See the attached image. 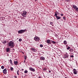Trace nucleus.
Instances as JSON below:
<instances>
[{"mask_svg": "<svg viewBox=\"0 0 78 78\" xmlns=\"http://www.w3.org/2000/svg\"><path fill=\"white\" fill-rule=\"evenodd\" d=\"M8 45L11 48H13L14 47V42L11 41L9 42Z\"/></svg>", "mask_w": 78, "mask_h": 78, "instance_id": "nucleus-1", "label": "nucleus"}, {"mask_svg": "<svg viewBox=\"0 0 78 78\" xmlns=\"http://www.w3.org/2000/svg\"><path fill=\"white\" fill-rule=\"evenodd\" d=\"M26 31V29L25 30H21L18 31V33L19 34H21L22 33H24V32H25Z\"/></svg>", "mask_w": 78, "mask_h": 78, "instance_id": "nucleus-2", "label": "nucleus"}, {"mask_svg": "<svg viewBox=\"0 0 78 78\" xmlns=\"http://www.w3.org/2000/svg\"><path fill=\"white\" fill-rule=\"evenodd\" d=\"M23 13L22 14V16L23 17H25V15H27V12L25 11H23Z\"/></svg>", "mask_w": 78, "mask_h": 78, "instance_id": "nucleus-3", "label": "nucleus"}, {"mask_svg": "<svg viewBox=\"0 0 78 78\" xmlns=\"http://www.w3.org/2000/svg\"><path fill=\"white\" fill-rule=\"evenodd\" d=\"M34 39L35 41H37V42H38V41H39V38L38 37H34Z\"/></svg>", "mask_w": 78, "mask_h": 78, "instance_id": "nucleus-4", "label": "nucleus"}, {"mask_svg": "<svg viewBox=\"0 0 78 78\" xmlns=\"http://www.w3.org/2000/svg\"><path fill=\"white\" fill-rule=\"evenodd\" d=\"M29 70H30V71H32V72H35V69L32 68V67H30L29 68Z\"/></svg>", "mask_w": 78, "mask_h": 78, "instance_id": "nucleus-5", "label": "nucleus"}, {"mask_svg": "<svg viewBox=\"0 0 78 78\" xmlns=\"http://www.w3.org/2000/svg\"><path fill=\"white\" fill-rule=\"evenodd\" d=\"M73 73L75 74V75H76V74H77V72H78L76 71V69H73Z\"/></svg>", "mask_w": 78, "mask_h": 78, "instance_id": "nucleus-6", "label": "nucleus"}, {"mask_svg": "<svg viewBox=\"0 0 78 78\" xmlns=\"http://www.w3.org/2000/svg\"><path fill=\"white\" fill-rule=\"evenodd\" d=\"M7 72V70L6 69H4L3 71V72L4 74H6Z\"/></svg>", "mask_w": 78, "mask_h": 78, "instance_id": "nucleus-7", "label": "nucleus"}, {"mask_svg": "<svg viewBox=\"0 0 78 78\" xmlns=\"http://www.w3.org/2000/svg\"><path fill=\"white\" fill-rule=\"evenodd\" d=\"M31 50H32V51H33L34 52H35L36 51V49L33 48H30Z\"/></svg>", "mask_w": 78, "mask_h": 78, "instance_id": "nucleus-8", "label": "nucleus"}, {"mask_svg": "<svg viewBox=\"0 0 78 78\" xmlns=\"http://www.w3.org/2000/svg\"><path fill=\"white\" fill-rule=\"evenodd\" d=\"M40 59L41 60H44L45 59V58L44 57H40Z\"/></svg>", "mask_w": 78, "mask_h": 78, "instance_id": "nucleus-9", "label": "nucleus"}, {"mask_svg": "<svg viewBox=\"0 0 78 78\" xmlns=\"http://www.w3.org/2000/svg\"><path fill=\"white\" fill-rule=\"evenodd\" d=\"M73 6L74 9H76L77 8V7L75 5H73Z\"/></svg>", "mask_w": 78, "mask_h": 78, "instance_id": "nucleus-10", "label": "nucleus"}, {"mask_svg": "<svg viewBox=\"0 0 78 78\" xmlns=\"http://www.w3.org/2000/svg\"><path fill=\"white\" fill-rule=\"evenodd\" d=\"M46 41L48 44H50V40H48Z\"/></svg>", "mask_w": 78, "mask_h": 78, "instance_id": "nucleus-11", "label": "nucleus"}, {"mask_svg": "<svg viewBox=\"0 0 78 78\" xmlns=\"http://www.w3.org/2000/svg\"><path fill=\"white\" fill-rule=\"evenodd\" d=\"M17 63H18V62H17V61H15L14 62V64L16 66H17Z\"/></svg>", "mask_w": 78, "mask_h": 78, "instance_id": "nucleus-12", "label": "nucleus"}, {"mask_svg": "<svg viewBox=\"0 0 78 78\" xmlns=\"http://www.w3.org/2000/svg\"><path fill=\"white\" fill-rule=\"evenodd\" d=\"M56 17L57 20H58V19H61V17L59 16H57Z\"/></svg>", "mask_w": 78, "mask_h": 78, "instance_id": "nucleus-13", "label": "nucleus"}, {"mask_svg": "<svg viewBox=\"0 0 78 78\" xmlns=\"http://www.w3.org/2000/svg\"><path fill=\"white\" fill-rule=\"evenodd\" d=\"M58 12L57 11L55 12V16H56V17L57 16V15H58Z\"/></svg>", "mask_w": 78, "mask_h": 78, "instance_id": "nucleus-14", "label": "nucleus"}, {"mask_svg": "<svg viewBox=\"0 0 78 78\" xmlns=\"http://www.w3.org/2000/svg\"><path fill=\"white\" fill-rule=\"evenodd\" d=\"M65 58H67L69 57V56L68 55H65Z\"/></svg>", "mask_w": 78, "mask_h": 78, "instance_id": "nucleus-15", "label": "nucleus"}, {"mask_svg": "<svg viewBox=\"0 0 78 78\" xmlns=\"http://www.w3.org/2000/svg\"><path fill=\"white\" fill-rule=\"evenodd\" d=\"M9 50H10V48H7L6 50H7V52H9Z\"/></svg>", "mask_w": 78, "mask_h": 78, "instance_id": "nucleus-16", "label": "nucleus"}, {"mask_svg": "<svg viewBox=\"0 0 78 78\" xmlns=\"http://www.w3.org/2000/svg\"><path fill=\"white\" fill-rule=\"evenodd\" d=\"M10 63L11 64V65H12H12H13V64H12V60H11V59H10Z\"/></svg>", "mask_w": 78, "mask_h": 78, "instance_id": "nucleus-17", "label": "nucleus"}, {"mask_svg": "<svg viewBox=\"0 0 78 78\" xmlns=\"http://www.w3.org/2000/svg\"><path fill=\"white\" fill-rule=\"evenodd\" d=\"M63 43L64 44H67V42L66 41H64Z\"/></svg>", "mask_w": 78, "mask_h": 78, "instance_id": "nucleus-18", "label": "nucleus"}, {"mask_svg": "<svg viewBox=\"0 0 78 78\" xmlns=\"http://www.w3.org/2000/svg\"><path fill=\"white\" fill-rule=\"evenodd\" d=\"M52 44H56V42L55 41H52Z\"/></svg>", "mask_w": 78, "mask_h": 78, "instance_id": "nucleus-19", "label": "nucleus"}, {"mask_svg": "<svg viewBox=\"0 0 78 78\" xmlns=\"http://www.w3.org/2000/svg\"><path fill=\"white\" fill-rule=\"evenodd\" d=\"M3 44H6V41H5L2 42Z\"/></svg>", "mask_w": 78, "mask_h": 78, "instance_id": "nucleus-20", "label": "nucleus"}, {"mask_svg": "<svg viewBox=\"0 0 78 78\" xmlns=\"http://www.w3.org/2000/svg\"><path fill=\"white\" fill-rule=\"evenodd\" d=\"M24 73H28V71L25 70L24 71Z\"/></svg>", "mask_w": 78, "mask_h": 78, "instance_id": "nucleus-21", "label": "nucleus"}, {"mask_svg": "<svg viewBox=\"0 0 78 78\" xmlns=\"http://www.w3.org/2000/svg\"><path fill=\"white\" fill-rule=\"evenodd\" d=\"M10 70H12H12H13V68L12 67H11Z\"/></svg>", "mask_w": 78, "mask_h": 78, "instance_id": "nucleus-22", "label": "nucleus"}, {"mask_svg": "<svg viewBox=\"0 0 78 78\" xmlns=\"http://www.w3.org/2000/svg\"><path fill=\"white\" fill-rule=\"evenodd\" d=\"M4 67L3 66H1V69H4Z\"/></svg>", "mask_w": 78, "mask_h": 78, "instance_id": "nucleus-23", "label": "nucleus"}, {"mask_svg": "<svg viewBox=\"0 0 78 78\" xmlns=\"http://www.w3.org/2000/svg\"><path fill=\"white\" fill-rule=\"evenodd\" d=\"M70 48V47H68V48H67V50H69Z\"/></svg>", "mask_w": 78, "mask_h": 78, "instance_id": "nucleus-24", "label": "nucleus"}, {"mask_svg": "<svg viewBox=\"0 0 78 78\" xmlns=\"http://www.w3.org/2000/svg\"><path fill=\"white\" fill-rule=\"evenodd\" d=\"M19 41H20V42H21V41H22V39L21 38L19 39Z\"/></svg>", "mask_w": 78, "mask_h": 78, "instance_id": "nucleus-25", "label": "nucleus"}, {"mask_svg": "<svg viewBox=\"0 0 78 78\" xmlns=\"http://www.w3.org/2000/svg\"><path fill=\"white\" fill-rule=\"evenodd\" d=\"M76 11H77V12H78V8H77L76 9Z\"/></svg>", "mask_w": 78, "mask_h": 78, "instance_id": "nucleus-26", "label": "nucleus"}, {"mask_svg": "<svg viewBox=\"0 0 78 78\" xmlns=\"http://www.w3.org/2000/svg\"><path fill=\"white\" fill-rule=\"evenodd\" d=\"M40 46L41 47H43V45H42V44H40Z\"/></svg>", "mask_w": 78, "mask_h": 78, "instance_id": "nucleus-27", "label": "nucleus"}, {"mask_svg": "<svg viewBox=\"0 0 78 78\" xmlns=\"http://www.w3.org/2000/svg\"><path fill=\"white\" fill-rule=\"evenodd\" d=\"M50 25H52L53 24V22H50Z\"/></svg>", "mask_w": 78, "mask_h": 78, "instance_id": "nucleus-28", "label": "nucleus"}, {"mask_svg": "<svg viewBox=\"0 0 78 78\" xmlns=\"http://www.w3.org/2000/svg\"><path fill=\"white\" fill-rule=\"evenodd\" d=\"M71 58H74V56H73V55H72L71 56H70Z\"/></svg>", "mask_w": 78, "mask_h": 78, "instance_id": "nucleus-29", "label": "nucleus"}, {"mask_svg": "<svg viewBox=\"0 0 78 78\" xmlns=\"http://www.w3.org/2000/svg\"><path fill=\"white\" fill-rule=\"evenodd\" d=\"M63 19L64 20H66V17H63Z\"/></svg>", "mask_w": 78, "mask_h": 78, "instance_id": "nucleus-30", "label": "nucleus"}, {"mask_svg": "<svg viewBox=\"0 0 78 78\" xmlns=\"http://www.w3.org/2000/svg\"><path fill=\"white\" fill-rule=\"evenodd\" d=\"M63 15L62 13L60 14V16H63Z\"/></svg>", "mask_w": 78, "mask_h": 78, "instance_id": "nucleus-31", "label": "nucleus"}, {"mask_svg": "<svg viewBox=\"0 0 78 78\" xmlns=\"http://www.w3.org/2000/svg\"><path fill=\"white\" fill-rule=\"evenodd\" d=\"M17 74L18 75H19V72H17Z\"/></svg>", "mask_w": 78, "mask_h": 78, "instance_id": "nucleus-32", "label": "nucleus"}, {"mask_svg": "<svg viewBox=\"0 0 78 78\" xmlns=\"http://www.w3.org/2000/svg\"><path fill=\"white\" fill-rule=\"evenodd\" d=\"M66 2H69V0H66Z\"/></svg>", "mask_w": 78, "mask_h": 78, "instance_id": "nucleus-33", "label": "nucleus"}, {"mask_svg": "<svg viewBox=\"0 0 78 78\" xmlns=\"http://www.w3.org/2000/svg\"><path fill=\"white\" fill-rule=\"evenodd\" d=\"M44 70H46V68H44Z\"/></svg>", "mask_w": 78, "mask_h": 78, "instance_id": "nucleus-34", "label": "nucleus"}, {"mask_svg": "<svg viewBox=\"0 0 78 78\" xmlns=\"http://www.w3.org/2000/svg\"><path fill=\"white\" fill-rule=\"evenodd\" d=\"M19 72V70H18L17 71V72Z\"/></svg>", "mask_w": 78, "mask_h": 78, "instance_id": "nucleus-35", "label": "nucleus"}, {"mask_svg": "<svg viewBox=\"0 0 78 78\" xmlns=\"http://www.w3.org/2000/svg\"><path fill=\"white\" fill-rule=\"evenodd\" d=\"M27 59V58L25 57V59Z\"/></svg>", "mask_w": 78, "mask_h": 78, "instance_id": "nucleus-36", "label": "nucleus"}, {"mask_svg": "<svg viewBox=\"0 0 78 78\" xmlns=\"http://www.w3.org/2000/svg\"><path fill=\"white\" fill-rule=\"evenodd\" d=\"M49 73H50V72H51V71H49Z\"/></svg>", "mask_w": 78, "mask_h": 78, "instance_id": "nucleus-37", "label": "nucleus"}, {"mask_svg": "<svg viewBox=\"0 0 78 78\" xmlns=\"http://www.w3.org/2000/svg\"><path fill=\"white\" fill-rule=\"evenodd\" d=\"M38 78H41V77H40V76H39Z\"/></svg>", "mask_w": 78, "mask_h": 78, "instance_id": "nucleus-38", "label": "nucleus"}, {"mask_svg": "<svg viewBox=\"0 0 78 78\" xmlns=\"http://www.w3.org/2000/svg\"><path fill=\"white\" fill-rule=\"evenodd\" d=\"M65 55H68L67 53H66V54H65Z\"/></svg>", "mask_w": 78, "mask_h": 78, "instance_id": "nucleus-39", "label": "nucleus"}, {"mask_svg": "<svg viewBox=\"0 0 78 78\" xmlns=\"http://www.w3.org/2000/svg\"><path fill=\"white\" fill-rule=\"evenodd\" d=\"M22 70H23V69H22Z\"/></svg>", "mask_w": 78, "mask_h": 78, "instance_id": "nucleus-40", "label": "nucleus"}, {"mask_svg": "<svg viewBox=\"0 0 78 78\" xmlns=\"http://www.w3.org/2000/svg\"><path fill=\"white\" fill-rule=\"evenodd\" d=\"M25 60H24V62H25Z\"/></svg>", "mask_w": 78, "mask_h": 78, "instance_id": "nucleus-41", "label": "nucleus"}]
</instances>
